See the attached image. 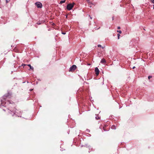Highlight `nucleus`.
Here are the masks:
<instances>
[{
	"instance_id": "20e7f679",
	"label": "nucleus",
	"mask_w": 154,
	"mask_h": 154,
	"mask_svg": "<svg viewBox=\"0 0 154 154\" xmlns=\"http://www.w3.org/2000/svg\"><path fill=\"white\" fill-rule=\"evenodd\" d=\"M95 72L97 76L98 75L99 73V70L97 67H96L95 69Z\"/></svg>"
},
{
	"instance_id": "bb28decb",
	"label": "nucleus",
	"mask_w": 154,
	"mask_h": 154,
	"mask_svg": "<svg viewBox=\"0 0 154 154\" xmlns=\"http://www.w3.org/2000/svg\"><path fill=\"white\" fill-rule=\"evenodd\" d=\"M153 8L154 9V5H153Z\"/></svg>"
},
{
	"instance_id": "cd10ccee",
	"label": "nucleus",
	"mask_w": 154,
	"mask_h": 154,
	"mask_svg": "<svg viewBox=\"0 0 154 154\" xmlns=\"http://www.w3.org/2000/svg\"><path fill=\"white\" fill-rule=\"evenodd\" d=\"M88 65H90V64H88Z\"/></svg>"
},
{
	"instance_id": "9b49d317",
	"label": "nucleus",
	"mask_w": 154,
	"mask_h": 154,
	"mask_svg": "<svg viewBox=\"0 0 154 154\" xmlns=\"http://www.w3.org/2000/svg\"><path fill=\"white\" fill-rule=\"evenodd\" d=\"M95 118H96V119L97 120H98L100 119V117H98H98L96 116Z\"/></svg>"
},
{
	"instance_id": "7ed1b4c3",
	"label": "nucleus",
	"mask_w": 154,
	"mask_h": 154,
	"mask_svg": "<svg viewBox=\"0 0 154 154\" xmlns=\"http://www.w3.org/2000/svg\"><path fill=\"white\" fill-rule=\"evenodd\" d=\"M35 5L38 8H41L42 7V4L40 2H36L35 3Z\"/></svg>"
},
{
	"instance_id": "a211bd4d",
	"label": "nucleus",
	"mask_w": 154,
	"mask_h": 154,
	"mask_svg": "<svg viewBox=\"0 0 154 154\" xmlns=\"http://www.w3.org/2000/svg\"><path fill=\"white\" fill-rule=\"evenodd\" d=\"M22 66H24L26 65L24 64H22Z\"/></svg>"
},
{
	"instance_id": "9d476101",
	"label": "nucleus",
	"mask_w": 154,
	"mask_h": 154,
	"mask_svg": "<svg viewBox=\"0 0 154 154\" xmlns=\"http://www.w3.org/2000/svg\"><path fill=\"white\" fill-rule=\"evenodd\" d=\"M117 32H119V34H121L122 33V31L121 30H117Z\"/></svg>"
},
{
	"instance_id": "6e6552de",
	"label": "nucleus",
	"mask_w": 154,
	"mask_h": 154,
	"mask_svg": "<svg viewBox=\"0 0 154 154\" xmlns=\"http://www.w3.org/2000/svg\"><path fill=\"white\" fill-rule=\"evenodd\" d=\"M65 2V0L61 1L60 2V4H63V3Z\"/></svg>"
},
{
	"instance_id": "39448f33",
	"label": "nucleus",
	"mask_w": 154,
	"mask_h": 154,
	"mask_svg": "<svg viewBox=\"0 0 154 154\" xmlns=\"http://www.w3.org/2000/svg\"><path fill=\"white\" fill-rule=\"evenodd\" d=\"M100 62L102 63H105L106 62V61L104 58H103L101 60Z\"/></svg>"
},
{
	"instance_id": "0eeeda50",
	"label": "nucleus",
	"mask_w": 154,
	"mask_h": 154,
	"mask_svg": "<svg viewBox=\"0 0 154 154\" xmlns=\"http://www.w3.org/2000/svg\"><path fill=\"white\" fill-rule=\"evenodd\" d=\"M111 128L113 129H116V126L115 125H113L112 126Z\"/></svg>"
},
{
	"instance_id": "4468645a",
	"label": "nucleus",
	"mask_w": 154,
	"mask_h": 154,
	"mask_svg": "<svg viewBox=\"0 0 154 154\" xmlns=\"http://www.w3.org/2000/svg\"><path fill=\"white\" fill-rule=\"evenodd\" d=\"M8 114H11V111H8Z\"/></svg>"
},
{
	"instance_id": "5701e85b",
	"label": "nucleus",
	"mask_w": 154,
	"mask_h": 154,
	"mask_svg": "<svg viewBox=\"0 0 154 154\" xmlns=\"http://www.w3.org/2000/svg\"><path fill=\"white\" fill-rule=\"evenodd\" d=\"M13 115H14V113H13V114H11L12 116H13Z\"/></svg>"
},
{
	"instance_id": "412c9836",
	"label": "nucleus",
	"mask_w": 154,
	"mask_h": 154,
	"mask_svg": "<svg viewBox=\"0 0 154 154\" xmlns=\"http://www.w3.org/2000/svg\"><path fill=\"white\" fill-rule=\"evenodd\" d=\"M103 129H104V130L105 131H106V130H105V128L104 127H103Z\"/></svg>"
},
{
	"instance_id": "2eb2a0df",
	"label": "nucleus",
	"mask_w": 154,
	"mask_h": 154,
	"mask_svg": "<svg viewBox=\"0 0 154 154\" xmlns=\"http://www.w3.org/2000/svg\"><path fill=\"white\" fill-rule=\"evenodd\" d=\"M97 46H98V47H102L101 45H98Z\"/></svg>"
},
{
	"instance_id": "f3484780",
	"label": "nucleus",
	"mask_w": 154,
	"mask_h": 154,
	"mask_svg": "<svg viewBox=\"0 0 154 154\" xmlns=\"http://www.w3.org/2000/svg\"><path fill=\"white\" fill-rule=\"evenodd\" d=\"M120 28H120V26H118V27H117V29H120Z\"/></svg>"
},
{
	"instance_id": "b1692460",
	"label": "nucleus",
	"mask_w": 154,
	"mask_h": 154,
	"mask_svg": "<svg viewBox=\"0 0 154 154\" xmlns=\"http://www.w3.org/2000/svg\"><path fill=\"white\" fill-rule=\"evenodd\" d=\"M90 19H92V17H90Z\"/></svg>"
},
{
	"instance_id": "f8f14e48",
	"label": "nucleus",
	"mask_w": 154,
	"mask_h": 154,
	"mask_svg": "<svg viewBox=\"0 0 154 154\" xmlns=\"http://www.w3.org/2000/svg\"><path fill=\"white\" fill-rule=\"evenodd\" d=\"M7 102L8 103H12V102L11 101H7Z\"/></svg>"
},
{
	"instance_id": "c85d7f7f",
	"label": "nucleus",
	"mask_w": 154,
	"mask_h": 154,
	"mask_svg": "<svg viewBox=\"0 0 154 154\" xmlns=\"http://www.w3.org/2000/svg\"><path fill=\"white\" fill-rule=\"evenodd\" d=\"M4 99H5V98L4 97Z\"/></svg>"
},
{
	"instance_id": "f03ea898",
	"label": "nucleus",
	"mask_w": 154,
	"mask_h": 154,
	"mask_svg": "<svg viewBox=\"0 0 154 154\" xmlns=\"http://www.w3.org/2000/svg\"><path fill=\"white\" fill-rule=\"evenodd\" d=\"M76 66L75 65H73L70 67L69 71L73 72L76 69Z\"/></svg>"
},
{
	"instance_id": "393cba45",
	"label": "nucleus",
	"mask_w": 154,
	"mask_h": 154,
	"mask_svg": "<svg viewBox=\"0 0 154 154\" xmlns=\"http://www.w3.org/2000/svg\"><path fill=\"white\" fill-rule=\"evenodd\" d=\"M101 47L103 49V48H104V47Z\"/></svg>"
},
{
	"instance_id": "4be33fe9",
	"label": "nucleus",
	"mask_w": 154,
	"mask_h": 154,
	"mask_svg": "<svg viewBox=\"0 0 154 154\" xmlns=\"http://www.w3.org/2000/svg\"><path fill=\"white\" fill-rule=\"evenodd\" d=\"M135 68V66H134L133 67L132 69H134Z\"/></svg>"
},
{
	"instance_id": "f257e3e1",
	"label": "nucleus",
	"mask_w": 154,
	"mask_h": 154,
	"mask_svg": "<svg viewBox=\"0 0 154 154\" xmlns=\"http://www.w3.org/2000/svg\"><path fill=\"white\" fill-rule=\"evenodd\" d=\"M74 4V3L73 4L70 3L68 4L66 7L68 10L69 11L70 10L73 8Z\"/></svg>"
},
{
	"instance_id": "aec40b11",
	"label": "nucleus",
	"mask_w": 154,
	"mask_h": 154,
	"mask_svg": "<svg viewBox=\"0 0 154 154\" xmlns=\"http://www.w3.org/2000/svg\"><path fill=\"white\" fill-rule=\"evenodd\" d=\"M62 34H64V35H65V34H66V33H65V32H62Z\"/></svg>"
},
{
	"instance_id": "6ab92c4d",
	"label": "nucleus",
	"mask_w": 154,
	"mask_h": 154,
	"mask_svg": "<svg viewBox=\"0 0 154 154\" xmlns=\"http://www.w3.org/2000/svg\"><path fill=\"white\" fill-rule=\"evenodd\" d=\"M6 3H8V2L9 1H8V0H6Z\"/></svg>"
},
{
	"instance_id": "423d86ee",
	"label": "nucleus",
	"mask_w": 154,
	"mask_h": 154,
	"mask_svg": "<svg viewBox=\"0 0 154 154\" xmlns=\"http://www.w3.org/2000/svg\"><path fill=\"white\" fill-rule=\"evenodd\" d=\"M27 66L29 67L30 69L33 70V68L32 67L30 64H28L27 65Z\"/></svg>"
},
{
	"instance_id": "1a4fd4ad",
	"label": "nucleus",
	"mask_w": 154,
	"mask_h": 154,
	"mask_svg": "<svg viewBox=\"0 0 154 154\" xmlns=\"http://www.w3.org/2000/svg\"><path fill=\"white\" fill-rule=\"evenodd\" d=\"M120 35L119 34H117V36H118V39H119L120 38Z\"/></svg>"
},
{
	"instance_id": "dca6fc26",
	"label": "nucleus",
	"mask_w": 154,
	"mask_h": 154,
	"mask_svg": "<svg viewBox=\"0 0 154 154\" xmlns=\"http://www.w3.org/2000/svg\"><path fill=\"white\" fill-rule=\"evenodd\" d=\"M151 2L153 3H154V0H151Z\"/></svg>"
},
{
	"instance_id": "a878e982",
	"label": "nucleus",
	"mask_w": 154,
	"mask_h": 154,
	"mask_svg": "<svg viewBox=\"0 0 154 154\" xmlns=\"http://www.w3.org/2000/svg\"><path fill=\"white\" fill-rule=\"evenodd\" d=\"M2 100L1 102V103L2 104H3V103H2Z\"/></svg>"
},
{
	"instance_id": "ddd939ff",
	"label": "nucleus",
	"mask_w": 154,
	"mask_h": 154,
	"mask_svg": "<svg viewBox=\"0 0 154 154\" xmlns=\"http://www.w3.org/2000/svg\"><path fill=\"white\" fill-rule=\"evenodd\" d=\"M152 78V76H149L148 77V78L149 79L150 78Z\"/></svg>"
}]
</instances>
